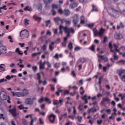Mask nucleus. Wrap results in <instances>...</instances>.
<instances>
[{
  "label": "nucleus",
  "mask_w": 125,
  "mask_h": 125,
  "mask_svg": "<svg viewBox=\"0 0 125 125\" xmlns=\"http://www.w3.org/2000/svg\"><path fill=\"white\" fill-rule=\"evenodd\" d=\"M0 97L1 100H2V101L6 100L8 98V99L7 100V103H8L9 104H10V103H11V102L10 101V97L9 96H7V94L6 93V92L3 91H1L0 92Z\"/></svg>",
  "instance_id": "f257e3e1"
},
{
  "label": "nucleus",
  "mask_w": 125,
  "mask_h": 125,
  "mask_svg": "<svg viewBox=\"0 0 125 125\" xmlns=\"http://www.w3.org/2000/svg\"><path fill=\"white\" fill-rule=\"evenodd\" d=\"M29 31L27 30H23L20 32V37L21 40H25V39H28L29 38Z\"/></svg>",
  "instance_id": "f03ea898"
},
{
  "label": "nucleus",
  "mask_w": 125,
  "mask_h": 125,
  "mask_svg": "<svg viewBox=\"0 0 125 125\" xmlns=\"http://www.w3.org/2000/svg\"><path fill=\"white\" fill-rule=\"evenodd\" d=\"M11 107H12V108ZM8 108H9L8 110L9 113L12 115L13 117H16V116H18V115H19V113L16 112V107L15 106H12L10 105L9 106Z\"/></svg>",
  "instance_id": "7ed1b4c3"
},
{
  "label": "nucleus",
  "mask_w": 125,
  "mask_h": 125,
  "mask_svg": "<svg viewBox=\"0 0 125 125\" xmlns=\"http://www.w3.org/2000/svg\"><path fill=\"white\" fill-rule=\"evenodd\" d=\"M93 32L94 33V37H96L97 36H99V37H102L103 34H104V32H105V29H104L103 28H101L100 31L99 32L96 30V28H94L93 29Z\"/></svg>",
  "instance_id": "20e7f679"
},
{
  "label": "nucleus",
  "mask_w": 125,
  "mask_h": 125,
  "mask_svg": "<svg viewBox=\"0 0 125 125\" xmlns=\"http://www.w3.org/2000/svg\"><path fill=\"white\" fill-rule=\"evenodd\" d=\"M117 74H118L123 82H125V70L119 69L117 71Z\"/></svg>",
  "instance_id": "39448f33"
},
{
  "label": "nucleus",
  "mask_w": 125,
  "mask_h": 125,
  "mask_svg": "<svg viewBox=\"0 0 125 125\" xmlns=\"http://www.w3.org/2000/svg\"><path fill=\"white\" fill-rule=\"evenodd\" d=\"M43 1L45 4V7L46 9H48V8H49V6H50V5L48 4L51 3V2L53 1V0H43Z\"/></svg>",
  "instance_id": "423d86ee"
},
{
  "label": "nucleus",
  "mask_w": 125,
  "mask_h": 125,
  "mask_svg": "<svg viewBox=\"0 0 125 125\" xmlns=\"http://www.w3.org/2000/svg\"><path fill=\"white\" fill-rule=\"evenodd\" d=\"M11 93H12L13 96H17V97H23L22 92L11 91Z\"/></svg>",
  "instance_id": "0eeeda50"
},
{
  "label": "nucleus",
  "mask_w": 125,
  "mask_h": 125,
  "mask_svg": "<svg viewBox=\"0 0 125 125\" xmlns=\"http://www.w3.org/2000/svg\"><path fill=\"white\" fill-rule=\"evenodd\" d=\"M55 118H56V116L54 115V114H51L49 116V120L52 124H54L55 121Z\"/></svg>",
  "instance_id": "6e6552de"
},
{
  "label": "nucleus",
  "mask_w": 125,
  "mask_h": 125,
  "mask_svg": "<svg viewBox=\"0 0 125 125\" xmlns=\"http://www.w3.org/2000/svg\"><path fill=\"white\" fill-rule=\"evenodd\" d=\"M73 22L74 26H76V25L78 24V22H79V15H78V14L74 16Z\"/></svg>",
  "instance_id": "1a4fd4ad"
},
{
  "label": "nucleus",
  "mask_w": 125,
  "mask_h": 125,
  "mask_svg": "<svg viewBox=\"0 0 125 125\" xmlns=\"http://www.w3.org/2000/svg\"><path fill=\"white\" fill-rule=\"evenodd\" d=\"M64 32L65 33V34H67L66 36L64 38V41L66 42L68 40V38H70V35L69 34V30L67 28H64Z\"/></svg>",
  "instance_id": "9d476101"
},
{
  "label": "nucleus",
  "mask_w": 125,
  "mask_h": 125,
  "mask_svg": "<svg viewBox=\"0 0 125 125\" xmlns=\"http://www.w3.org/2000/svg\"><path fill=\"white\" fill-rule=\"evenodd\" d=\"M7 50L6 49V47L3 45L0 46V53H6Z\"/></svg>",
  "instance_id": "9b49d317"
},
{
  "label": "nucleus",
  "mask_w": 125,
  "mask_h": 125,
  "mask_svg": "<svg viewBox=\"0 0 125 125\" xmlns=\"http://www.w3.org/2000/svg\"><path fill=\"white\" fill-rule=\"evenodd\" d=\"M117 12H118V11L114 9L113 8H110L108 10V13L110 15H113L114 13H117Z\"/></svg>",
  "instance_id": "f8f14e48"
},
{
  "label": "nucleus",
  "mask_w": 125,
  "mask_h": 125,
  "mask_svg": "<svg viewBox=\"0 0 125 125\" xmlns=\"http://www.w3.org/2000/svg\"><path fill=\"white\" fill-rule=\"evenodd\" d=\"M78 5H79V3L76 2H74L73 3L70 4L69 7L73 9V8H75V7H77Z\"/></svg>",
  "instance_id": "ddd939ff"
},
{
  "label": "nucleus",
  "mask_w": 125,
  "mask_h": 125,
  "mask_svg": "<svg viewBox=\"0 0 125 125\" xmlns=\"http://www.w3.org/2000/svg\"><path fill=\"white\" fill-rule=\"evenodd\" d=\"M21 94L22 95V97H23V96H26V95H28V94H29V91L27 89H24L22 90Z\"/></svg>",
  "instance_id": "4468645a"
},
{
  "label": "nucleus",
  "mask_w": 125,
  "mask_h": 125,
  "mask_svg": "<svg viewBox=\"0 0 125 125\" xmlns=\"http://www.w3.org/2000/svg\"><path fill=\"white\" fill-rule=\"evenodd\" d=\"M6 67V66L4 64H0V72H4V71H5Z\"/></svg>",
  "instance_id": "2eb2a0df"
},
{
  "label": "nucleus",
  "mask_w": 125,
  "mask_h": 125,
  "mask_svg": "<svg viewBox=\"0 0 125 125\" xmlns=\"http://www.w3.org/2000/svg\"><path fill=\"white\" fill-rule=\"evenodd\" d=\"M63 14L65 16H69L71 14V12H70V10L65 9L63 10Z\"/></svg>",
  "instance_id": "dca6fc26"
},
{
  "label": "nucleus",
  "mask_w": 125,
  "mask_h": 125,
  "mask_svg": "<svg viewBox=\"0 0 125 125\" xmlns=\"http://www.w3.org/2000/svg\"><path fill=\"white\" fill-rule=\"evenodd\" d=\"M65 28H66L68 30L69 35H70V33H72V34L75 33V30H74V28H68L67 27H64V29H65Z\"/></svg>",
  "instance_id": "f3484780"
},
{
  "label": "nucleus",
  "mask_w": 125,
  "mask_h": 125,
  "mask_svg": "<svg viewBox=\"0 0 125 125\" xmlns=\"http://www.w3.org/2000/svg\"><path fill=\"white\" fill-rule=\"evenodd\" d=\"M98 57L102 59L104 61V62H108V59L107 57H104V56H100L99 55H98Z\"/></svg>",
  "instance_id": "a211bd4d"
},
{
  "label": "nucleus",
  "mask_w": 125,
  "mask_h": 125,
  "mask_svg": "<svg viewBox=\"0 0 125 125\" xmlns=\"http://www.w3.org/2000/svg\"><path fill=\"white\" fill-rule=\"evenodd\" d=\"M114 37L116 40H121V39H123V36L121 34H116Z\"/></svg>",
  "instance_id": "6ab92c4d"
},
{
  "label": "nucleus",
  "mask_w": 125,
  "mask_h": 125,
  "mask_svg": "<svg viewBox=\"0 0 125 125\" xmlns=\"http://www.w3.org/2000/svg\"><path fill=\"white\" fill-rule=\"evenodd\" d=\"M25 104H27V105H30L31 103H32V100L30 98H27L25 100Z\"/></svg>",
  "instance_id": "aec40b11"
},
{
  "label": "nucleus",
  "mask_w": 125,
  "mask_h": 125,
  "mask_svg": "<svg viewBox=\"0 0 125 125\" xmlns=\"http://www.w3.org/2000/svg\"><path fill=\"white\" fill-rule=\"evenodd\" d=\"M54 45V42H52L51 44H49V49L51 50V51H52L53 50V48H54V47L53 46Z\"/></svg>",
  "instance_id": "412c9836"
},
{
  "label": "nucleus",
  "mask_w": 125,
  "mask_h": 125,
  "mask_svg": "<svg viewBox=\"0 0 125 125\" xmlns=\"http://www.w3.org/2000/svg\"><path fill=\"white\" fill-rule=\"evenodd\" d=\"M112 43H113V42H110L109 43L108 46H109V48H110L111 52H114L115 50H112V49H113V46H112Z\"/></svg>",
  "instance_id": "4be33fe9"
},
{
  "label": "nucleus",
  "mask_w": 125,
  "mask_h": 125,
  "mask_svg": "<svg viewBox=\"0 0 125 125\" xmlns=\"http://www.w3.org/2000/svg\"><path fill=\"white\" fill-rule=\"evenodd\" d=\"M54 20L56 23V24H57V25H59V23H58V21H60L61 19L59 18V17H57L56 18H54Z\"/></svg>",
  "instance_id": "5701e85b"
},
{
  "label": "nucleus",
  "mask_w": 125,
  "mask_h": 125,
  "mask_svg": "<svg viewBox=\"0 0 125 125\" xmlns=\"http://www.w3.org/2000/svg\"><path fill=\"white\" fill-rule=\"evenodd\" d=\"M33 19H35V20H37L39 22L42 20V18L40 17H38L37 16L34 15L33 16Z\"/></svg>",
  "instance_id": "b1692460"
},
{
  "label": "nucleus",
  "mask_w": 125,
  "mask_h": 125,
  "mask_svg": "<svg viewBox=\"0 0 125 125\" xmlns=\"http://www.w3.org/2000/svg\"><path fill=\"white\" fill-rule=\"evenodd\" d=\"M64 22L66 25V26L64 27H66V28H68V26H70L71 24V21L64 20Z\"/></svg>",
  "instance_id": "393cba45"
},
{
  "label": "nucleus",
  "mask_w": 125,
  "mask_h": 125,
  "mask_svg": "<svg viewBox=\"0 0 125 125\" xmlns=\"http://www.w3.org/2000/svg\"><path fill=\"white\" fill-rule=\"evenodd\" d=\"M29 22H30L29 20H28L27 19H25L24 21V25L25 26L29 25Z\"/></svg>",
  "instance_id": "a878e982"
},
{
  "label": "nucleus",
  "mask_w": 125,
  "mask_h": 125,
  "mask_svg": "<svg viewBox=\"0 0 125 125\" xmlns=\"http://www.w3.org/2000/svg\"><path fill=\"white\" fill-rule=\"evenodd\" d=\"M16 52H17V53H19V54L22 55L23 54V52L19 49V48H16L15 50Z\"/></svg>",
  "instance_id": "bb28decb"
},
{
  "label": "nucleus",
  "mask_w": 125,
  "mask_h": 125,
  "mask_svg": "<svg viewBox=\"0 0 125 125\" xmlns=\"http://www.w3.org/2000/svg\"><path fill=\"white\" fill-rule=\"evenodd\" d=\"M97 111V109H96V108H94V107H92L91 108H90L89 110V113H90V112H96Z\"/></svg>",
  "instance_id": "cd10ccee"
},
{
  "label": "nucleus",
  "mask_w": 125,
  "mask_h": 125,
  "mask_svg": "<svg viewBox=\"0 0 125 125\" xmlns=\"http://www.w3.org/2000/svg\"><path fill=\"white\" fill-rule=\"evenodd\" d=\"M65 28V27H63V26L60 25V27H59V30H60V34H62V29H63V31H64V28Z\"/></svg>",
  "instance_id": "c85d7f7f"
},
{
  "label": "nucleus",
  "mask_w": 125,
  "mask_h": 125,
  "mask_svg": "<svg viewBox=\"0 0 125 125\" xmlns=\"http://www.w3.org/2000/svg\"><path fill=\"white\" fill-rule=\"evenodd\" d=\"M113 57L114 58L115 60H117V59H119V57L117 55V53L114 52V54H113Z\"/></svg>",
  "instance_id": "c756f323"
},
{
  "label": "nucleus",
  "mask_w": 125,
  "mask_h": 125,
  "mask_svg": "<svg viewBox=\"0 0 125 125\" xmlns=\"http://www.w3.org/2000/svg\"><path fill=\"white\" fill-rule=\"evenodd\" d=\"M68 47L69 48V49H70V50H72L73 49V43L71 42H69Z\"/></svg>",
  "instance_id": "7c9ffc66"
},
{
  "label": "nucleus",
  "mask_w": 125,
  "mask_h": 125,
  "mask_svg": "<svg viewBox=\"0 0 125 125\" xmlns=\"http://www.w3.org/2000/svg\"><path fill=\"white\" fill-rule=\"evenodd\" d=\"M18 108L19 110H24L25 107H24V105H23V104H21L18 106Z\"/></svg>",
  "instance_id": "2f4dec72"
},
{
  "label": "nucleus",
  "mask_w": 125,
  "mask_h": 125,
  "mask_svg": "<svg viewBox=\"0 0 125 125\" xmlns=\"http://www.w3.org/2000/svg\"><path fill=\"white\" fill-rule=\"evenodd\" d=\"M24 10H25V11H27V10H28V11H31V8H30V7L27 6L24 8Z\"/></svg>",
  "instance_id": "473e14b6"
},
{
  "label": "nucleus",
  "mask_w": 125,
  "mask_h": 125,
  "mask_svg": "<svg viewBox=\"0 0 125 125\" xmlns=\"http://www.w3.org/2000/svg\"><path fill=\"white\" fill-rule=\"evenodd\" d=\"M37 6L38 10H39V11H42V4H40Z\"/></svg>",
  "instance_id": "72a5a7b5"
},
{
  "label": "nucleus",
  "mask_w": 125,
  "mask_h": 125,
  "mask_svg": "<svg viewBox=\"0 0 125 125\" xmlns=\"http://www.w3.org/2000/svg\"><path fill=\"white\" fill-rule=\"evenodd\" d=\"M45 22L46 23V27H48V25H49V24H50V23H51V21H50V20H49L48 21H46Z\"/></svg>",
  "instance_id": "f704fd0d"
},
{
  "label": "nucleus",
  "mask_w": 125,
  "mask_h": 125,
  "mask_svg": "<svg viewBox=\"0 0 125 125\" xmlns=\"http://www.w3.org/2000/svg\"><path fill=\"white\" fill-rule=\"evenodd\" d=\"M43 68H44V65L42 64V61H41L40 63V69L41 70H42V69Z\"/></svg>",
  "instance_id": "c9c22d12"
},
{
  "label": "nucleus",
  "mask_w": 125,
  "mask_h": 125,
  "mask_svg": "<svg viewBox=\"0 0 125 125\" xmlns=\"http://www.w3.org/2000/svg\"><path fill=\"white\" fill-rule=\"evenodd\" d=\"M44 122L43 121H42V118H39V125H43Z\"/></svg>",
  "instance_id": "e433bc0d"
},
{
  "label": "nucleus",
  "mask_w": 125,
  "mask_h": 125,
  "mask_svg": "<svg viewBox=\"0 0 125 125\" xmlns=\"http://www.w3.org/2000/svg\"><path fill=\"white\" fill-rule=\"evenodd\" d=\"M4 82H7V79H4V78L0 79V83H4Z\"/></svg>",
  "instance_id": "4c0bfd02"
},
{
  "label": "nucleus",
  "mask_w": 125,
  "mask_h": 125,
  "mask_svg": "<svg viewBox=\"0 0 125 125\" xmlns=\"http://www.w3.org/2000/svg\"><path fill=\"white\" fill-rule=\"evenodd\" d=\"M97 123L98 125H102V123H103V121H102V120H101L100 121L98 120L97 121Z\"/></svg>",
  "instance_id": "58836bf2"
},
{
  "label": "nucleus",
  "mask_w": 125,
  "mask_h": 125,
  "mask_svg": "<svg viewBox=\"0 0 125 125\" xmlns=\"http://www.w3.org/2000/svg\"><path fill=\"white\" fill-rule=\"evenodd\" d=\"M47 66H48V68H47L46 69V70H48V69H49V68H51V64L50 63H49V62H47Z\"/></svg>",
  "instance_id": "ea45409f"
},
{
  "label": "nucleus",
  "mask_w": 125,
  "mask_h": 125,
  "mask_svg": "<svg viewBox=\"0 0 125 125\" xmlns=\"http://www.w3.org/2000/svg\"><path fill=\"white\" fill-rule=\"evenodd\" d=\"M52 6L53 8H56L57 9V8H58V5H57L56 4H52Z\"/></svg>",
  "instance_id": "a19ab883"
},
{
  "label": "nucleus",
  "mask_w": 125,
  "mask_h": 125,
  "mask_svg": "<svg viewBox=\"0 0 125 125\" xmlns=\"http://www.w3.org/2000/svg\"><path fill=\"white\" fill-rule=\"evenodd\" d=\"M86 26H88V28H92L93 26H94V24H86Z\"/></svg>",
  "instance_id": "79ce46f5"
},
{
  "label": "nucleus",
  "mask_w": 125,
  "mask_h": 125,
  "mask_svg": "<svg viewBox=\"0 0 125 125\" xmlns=\"http://www.w3.org/2000/svg\"><path fill=\"white\" fill-rule=\"evenodd\" d=\"M103 101H104V102H106V101H109V98L108 97H104L103 98Z\"/></svg>",
  "instance_id": "37998d69"
},
{
  "label": "nucleus",
  "mask_w": 125,
  "mask_h": 125,
  "mask_svg": "<svg viewBox=\"0 0 125 125\" xmlns=\"http://www.w3.org/2000/svg\"><path fill=\"white\" fill-rule=\"evenodd\" d=\"M80 61L82 62V63H84L85 62H86V59L82 58L80 60Z\"/></svg>",
  "instance_id": "c03bdc74"
},
{
  "label": "nucleus",
  "mask_w": 125,
  "mask_h": 125,
  "mask_svg": "<svg viewBox=\"0 0 125 125\" xmlns=\"http://www.w3.org/2000/svg\"><path fill=\"white\" fill-rule=\"evenodd\" d=\"M5 120V118H4V117H3V114L1 113L0 114V120Z\"/></svg>",
  "instance_id": "a18cd8bd"
},
{
  "label": "nucleus",
  "mask_w": 125,
  "mask_h": 125,
  "mask_svg": "<svg viewBox=\"0 0 125 125\" xmlns=\"http://www.w3.org/2000/svg\"><path fill=\"white\" fill-rule=\"evenodd\" d=\"M41 52L35 53L32 54V56H37V55H41Z\"/></svg>",
  "instance_id": "49530a36"
},
{
  "label": "nucleus",
  "mask_w": 125,
  "mask_h": 125,
  "mask_svg": "<svg viewBox=\"0 0 125 125\" xmlns=\"http://www.w3.org/2000/svg\"><path fill=\"white\" fill-rule=\"evenodd\" d=\"M22 124L23 125H27V121H26V119H22Z\"/></svg>",
  "instance_id": "de8ad7c7"
},
{
  "label": "nucleus",
  "mask_w": 125,
  "mask_h": 125,
  "mask_svg": "<svg viewBox=\"0 0 125 125\" xmlns=\"http://www.w3.org/2000/svg\"><path fill=\"white\" fill-rule=\"evenodd\" d=\"M58 12L60 13V14H62L63 13L64 11L62 10V9L60 8L58 10Z\"/></svg>",
  "instance_id": "09e8293b"
},
{
  "label": "nucleus",
  "mask_w": 125,
  "mask_h": 125,
  "mask_svg": "<svg viewBox=\"0 0 125 125\" xmlns=\"http://www.w3.org/2000/svg\"><path fill=\"white\" fill-rule=\"evenodd\" d=\"M45 101H46V102H48L49 104H50V103H51V101H49V99L48 98H45Z\"/></svg>",
  "instance_id": "8fccbe9b"
},
{
  "label": "nucleus",
  "mask_w": 125,
  "mask_h": 125,
  "mask_svg": "<svg viewBox=\"0 0 125 125\" xmlns=\"http://www.w3.org/2000/svg\"><path fill=\"white\" fill-rule=\"evenodd\" d=\"M108 40V38H107V37L105 36L104 38V41H103V42L104 43H105V42H107V40Z\"/></svg>",
  "instance_id": "3c124183"
},
{
  "label": "nucleus",
  "mask_w": 125,
  "mask_h": 125,
  "mask_svg": "<svg viewBox=\"0 0 125 125\" xmlns=\"http://www.w3.org/2000/svg\"><path fill=\"white\" fill-rule=\"evenodd\" d=\"M26 119H28V118H30V119H32V115L31 114H28L26 115L25 116Z\"/></svg>",
  "instance_id": "603ef678"
},
{
  "label": "nucleus",
  "mask_w": 125,
  "mask_h": 125,
  "mask_svg": "<svg viewBox=\"0 0 125 125\" xmlns=\"http://www.w3.org/2000/svg\"><path fill=\"white\" fill-rule=\"evenodd\" d=\"M19 45L21 46V47H24L25 45L24 43H19Z\"/></svg>",
  "instance_id": "864d4df0"
},
{
  "label": "nucleus",
  "mask_w": 125,
  "mask_h": 125,
  "mask_svg": "<svg viewBox=\"0 0 125 125\" xmlns=\"http://www.w3.org/2000/svg\"><path fill=\"white\" fill-rule=\"evenodd\" d=\"M37 79L38 80H41L42 77H41V75H40V73H37Z\"/></svg>",
  "instance_id": "5fc2aeb1"
},
{
  "label": "nucleus",
  "mask_w": 125,
  "mask_h": 125,
  "mask_svg": "<svg viewBox=\"0 0 125 125\" xmlns=\"http://www.w3.org/2000/svg\"><path fill=\"white\" fill-rule=\"evenodd\" d=\"M77 118H78L79 122H82V119H83V117L78 116Z\"/></svg>",
  "instance_id": "6e6d98bb"
},
{
  "label": "nucleus",
  "mask_w": 125,
  "mask_h": 125,
  "mask_svg": "<svg viewBox=\"0 0 125 125\" xmlns=\"http://www.w3.org/2000/svg\"><path fill=\"white\" fill-rule=\"evenodd\" d=\"M32 69H33L34 72H36V71L37 70H38V67H37V66H33Z\"/></svg>",
  "instance_id": "4d7b16f0"
},
{
  "label": "nucleus",
  "mask_w": 125,
  "mask_h": 125,
  "mask_svg": "<svg viewBox=\"0 0 125 125\" xmlns=\"http://www.w3.org/2000/svg\"><path fill=\"white\" fill-rule=\"evenodd\" d=\"M8 39H9V40H10V41H9V42H13V41H12V38L11 37V36H9L8 37Z\"/></svg>",
  "instance_id": "13d9d810"
},
{
  "label": "nucleus",
  "mask_w": 125,
  "mask_h": 125,
  "mask_svg": "<svg viewBox=\"0 0 125 125\" xmlns=\"http://www.w3.org/2000/svg\"><path fill=\"white\" fill-rule=\"evenodd\" d=\"M11 73H17V70L15 69H12L11 70Z\"/></svg>",
  "instance_id": "bf43d9fd"
},
{
  "label": "nucleus",
  "mask_w": 125,
  "mask_h": 125,
  "mask_svg": "<svg viewBox=\"0 0 125 125\" xmlns=\"http://www.w3.org/2000/svg\"><path fill=\"white\" fill-rule=\"evenodd\" d=\"M10 68H13V67H15V64L14 63H12L10 64Z\"/></svg>",
  "instance_id": "052dcab7"
},
{
  "label": "nucleus",
  "mask_w": 125,
  "mask_h": 125,
  "mask_svg": "<svg viewBox=\"0 0 125 125\" xmlns=\"http://www.w3.org/2000/svg\"><path fill=\"white\" fill-rule=\"evenodd\" d=\"M49 86L51 87V90H54L55 88H54V86H53V85L50 84Z\"/></svg>",
  "instance_id": "680f3d73"
},
{
  "label": "nucleus",
  "mask_w": 125,
  "mask_h": 125,
  "mask_svg": "<svg viewBox=\"0 0 125 125\" xmlns=\"http://www.w3.org/2000/svg\"><path fill=\"white\" fill-rule=\"evenodd\" d=\"M54 31V33L55 34V35H56L57 34V32L58 31V29L57 28L53 29Z\"/></svg>",
  "instance_id": "e2e57ef3"
},
{
  "label": "nucleus",
  "mask_w": 125,
  "mask_h": 125,
  "mask_svg": "<svg viewBox=\"0 0 125 125\" xmlns=\"http://www.w3.org/2000/svg\"><path fill=\"white\" fill-rule=\"evenodd\" d=\"M62 46H63V47H65V46L67 45V44H66V42H62Z\"/></svg>",
  "instance_id": "0e129e2a"
},
{
  "label": "nucleus",
  "mask_w": 125,
  "mask_h": 125,
  "mask_svg": "<svg viewBox=\"0 0 125 125\" xmlns=\"http://www.w3.org/2000/svg\"><path fill=\"white\" fill-rule=\"evenodd\" d=\"M40 115H42V116H44L45 115V112H39Z\"/></svg>",
  "instance_id": "69168bd1"
},
{
  "label": "nucleus",
  "mask_w": 125,
  "mask_h": 125,
  "mask_svg": "<svg viewBox=\"0 0 125 125\" xmlns=\"http://www.w3.org/2000/svg\"><path fill=\"white\" fill-rule=\"evenodd\" d=\"M52 15H56V12L54 11V10H52L51 11Z\"/></svg>",
  "instance_id": "338daca9"
},
{
  "label": "nucleus",
  "mask_w": 125,
  "mask_h": 125,
  "mask_svg": "<svg viewBox=\"0 0 125 125\" xmlns=\"http://www.w3.org/2000/svg\"><path fill=\"white\" fill-rule=\"evenodd\" d=\"M58 54H56V55L53 57L54 58H56V59H58Z\"/></svg>",
  "instance_id": "774afa93"
}]
</instances>
